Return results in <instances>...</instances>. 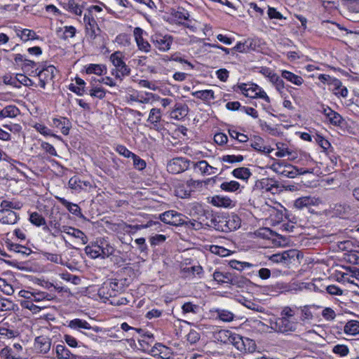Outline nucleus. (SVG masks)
<instances>
[{
  "label": "nucleus",
  "mask_w": 359,
  "mask_h": 359,
  "mask_svg": "<svg viewBox=\"0 0 359 359\" xmlns=\"http://www.w3.org/2000/svg\"><path fill=\"white\" fill-rule=\"evenodd\" d=\"M300 252L296 249L283 251L281 253L273 254L269 257V260L273 263L282 264L287 266L290 264L298 261Z\"/></svg>",
  "instance_id": "obj_1"
},
{
  "label": "nucleus",
  "mask_w": 359,
  "mask_h": 359,
  "mask_svg": "<svg viewBox=\"0 0 359 359\" xmlns=\"http://www.w3.org/2000/svg\"><path fill=\"white\" fill-rule=\"evenodd\" d=\"M297 319H287L285 318H278L275 322L273 329L283 334H290L296 332L298 327Z\"/></svg>",
  "instance_id": "obj_2"
},
{
  "label": "nucleus",
  "mask_w": 359,
  "mask_h": 359,
  "mask_svg": "<svg viewBox=\"0 0 359 359\" xmlns=\"http://www.w3.org/2000/svg\"><path fill=\"white\" fill-rule=\"evenodd\" d=\"M191 161L185 158H172L167 164V170L170 173L179 174L189 169Z\"/></svg>",
  "instance_id": "obj_3"
},
{
  "label": "nucleus",
  "mask_w": 359,
  "mask_h": 359,
  "mask_svg": "<svg viewBox=\"0 0 359 359\" xmlns=\"http://www.w3.org/2000/svg\"><path fill=\"white\" fill-rule=\"evenodd\" d=\"M86 34L90 40H94L97 36V31H100L97 22L93 15L86 13L83 17Z\"/></svg>",
  "instance_id": "obj_4"
},
{
  "label": "nucleus",
  "mask_w": 359,
  "mask_h": 359,
  "mask_svg": "<svg viewBox=\"0 0 359 359\" xmlns=\"http://www.w3.org/2000/svg\"><path fill=\"white\" fill-rule=\"evenodd\" d=\"M161 220L172 226H180L184 224L183 215L175 210H168L160 215Z\"/></svg>",
  "instance_id": "obj_5"
},
{
  "label": "nucleus",
  "mask_w": 359,
  "mask_h": 359,
  "mask_svg": "<svg viewBox=\"0 0 359 359\" xmlns=\"http://www.w3.org/2000/svg\"><path fill=\"white\" fill-rule=\"evenodd\" d=\"M172 37L170 35H161L156 34L151 36V41L154 46L159 50L165 52L170 48L172 43Z\"/></svg>",
  "instance_id": "obj_6"
},
{
  "label": "nucleus",
  "mask_w": 359,
  "mask_h": 359,
  "mask_svg": "<svg viewBox=\"0 0 359 359\" xmlns=\"http://www.w3.org/2000/svg\"><path fill=\"white\" fill-rule=\"evenodd\" d=\"M162 114L160 109L152 108L150 110L147 122L150 124L148 126L151 129L155 130L158 132L161 131L164 127L161 123Z\"/></svg>",
  "instance_id": "obj_7"
},
{
  "label": "nucleus",
  "mask_w": 359,
  "mask_h": 359,
  "mask_svg": "<svg viewBox=\"0 0 359 359\" xmlns=\"http://www.w3.org/2000/svg\"><path fill=\"white\" fill-rule=\"evenodd\" d=\"M57 232L65 233L78 239V243L81 245H86L88 241L86 235L81 230L74 227L64 225L60 228V230H58Z\"/></svg>",
  "instance_id": "obj_8"
},
{
  "label": "nucleus",
  "mask_w": 359,
  "mask_h": 359,
  "mask_svg": "<svg viewBox=\"0 0 359 359\" xmlns=\"http://www.w3.org/2000/svg\"><path fill=\"white\" fill-rule=\"evenodd\" d=\"M56 72L57 70L53 65H49L45 68H43L38 73L39 86L42 88H45L46 83L54 79Z\"/></svg>",
  "instance_id": "obj_9"
},
{
  "label": "nucleus",
  "mask_w": 359,
  "mask_h": 359,
  "mask_svg": "<svg viewBox=\"0 0 359 359\" xmlns=\"http://www.w3.org/2000/svg\"><path fill=\"white\" fill-rule=\"evenodd\" d=\"M143 29L140 27H135L133 30V35L138 49L144 53H149L151 50V45L143 39Z\"/></svg>",
  "instance_id": "obj_10"
},
{
  "label": "nucleus",
  "mask_w": 359,
  "mask_h": 359,
  "mask_svg": "<svg viewBox=\"0 0 359 359\" xmlns=\"http://www.w3.org/2000/svg\"><path fill=\"white\" fill-rule=\"evenodd\" d=\"M68 326L74 330L81 331V329L92 330L95 332H101L102 329L98 326L92 327L86 320L75 318L69 321Z\"/></svg>",
  "instance_id": "obj_11"
},
{
  "label": "nucleus",
  "mask_w": 359,
  "mask_h": 359,
  "mask_svg": "<svg viewBox=\"0 0 359 359\" xmlns=\"http://www.w3.org/2000/svg\"><path fill=\"white\" fill-rule=\"evenodd\" d=\"M51 341L46 336H39L34 341L35 349L41 353H46L50 349Z\"/></svg>",
  "instance_id": "obj_12"
},
{
  "label": "nucleus",
  "mask_w": 359,
  "mask_h": 359,
  "mask_svg": "<svg viewBox=\"0 0 359 359\" xmlns=\"http://www.w3.org/2000/svg\"><path fill=\"white\" fill-rule=\"evenodd\" d=\"M19 219V215L11 210H0V222L4 224H14Z\"/></svg>",
  "instance_id": "obj_13"
},
{
  "label": "nucleus",
  "mask_w": 359,
  "mask_h": 359,
  "mask_svg": "<svg viewBox=\"0 0 359 359\" xmlns=\"http://www.w3.org/2000/svg\"><path fill=\"white\" fill-rule=\"evenodd\" d=\"M322 112L328 119L329 122L334 126H340L344 121L342 116L329 107H323Z\"/></svg>",
  "instance_id": "obj_14"
},
{
  "label": "nucleus",
  "mask_w": 359,
  "mask_h": 359,
  "mask_svg": "<svg viewBox=\"0 0 359 359\" xmlns=\"http://www.w3.org/2000/svg\"><path fill=\"white\" fill-rule=\"evenodd\" d=\"M205 212L203 205L198 203H193L189 205V215L192 217H196L200 221L198 222V226L204 224L203 217Z\"/></svg>",
  "instance_id": "obj_15"
},
{
  "label": "nucleus",
  "mask_w": 359,
  "mask_h": 359,
  "mask_svg": "<svg viewBox=\"0 0 359 359\" xmlns=\"http://www.w3.org/2000/svg\"><path fill=\"white\" fill-rule=\"evenodd\" d=\"M151 354L154 357H159L163 359H169L171 355L170 349L160 343L156 344L151 350Z\"/></svg>",
  "instance_id": "obj_16"
},
{
  "label": "nucleus",
  "mask_w": 359,
  "mask_h": 359,
  "mask_svg": "<svg viewBox=\"0 0 359 359\" xmlns=\"http://www.w3.org/2000/svg\"><path fill=\"white\" fill-rule=\"evenodd\" d=\"M53 126L57 128H59L61 133L67 135L69 134V129L71 128V122L65 117L54 118L53 119Z\"/></svg>",
  "instance_id": "obj_17"
},
{
  "label": "nucleus",
  "mask_w": 359,
  "mask_h": 359,
  "mask_svg": "<svg viewBox=\"0 0 359 359\" xmlns=\"http://www.w3.org/2000/svg\"><path fill=\"white\" fill-rule=\"evenodd\" d=\"M192 163L194 168L195 170L198 169L203 175H213L216 172L217 168L210 165L205 160H201L196 163L192 162Z\"/></svg>",
  "instance_id": "obj_18"
},
{
  "label": "nucleus",
  "mask_w": 359,
  "mask_h": 359,
  "mask_svg": "<svg viewBox=\"0 0 359 359\" xmlns=\"http://www.w3.org/2000/svg\"><path fill=\"white\" fill-rule=\"evenodd\" d=\"M56 355L58 358L61 359H83L81 355L72 353L65 345L58 344L56 346Z\"/></svg>",
  "instance_id": "obj_19"
},
{
  "label": "nucleus",
  "mask_w": 359,
  "mask_h": 359,
  "mask_svg": "<svg viewBox=\"0 0 359 359\" xmlns=\"http://www.w3.org/2000/svg\"><path fill=\"white\" fill-rule=\"evenodd\" d=\"M126 279H110L108 280L111 290L114 292L115 297L122 293L126 289Z\"/></svg>",
  "instance_id": "obj_20"
},
{
  "label": "nucleus",
  "mask_w": 359,
  "mask_h": 359,
  "mask_svg": "<svg viewBox=\"0 0 359 359\" xmlns=\"http://www.w3.org/2000/svg\"><path fill=\"white\" fill-rule=\"evenodd\" d=\"M15 32L16 35L24 42L38 38L36 33L29 29L18 27L15 29Z\"/></svg>",
  "instance_id": "obj_21"
},
{
  "label": "nucleus",
  "mask_w": 359,
  "mask_h": 359,
  "mask_svg": "<svg viewBox=\"0 0 359 359\" xmlns=\"http://www.w3.org/2000/svg\"><path fill=\"white\" fill-rule=\"evenodd\" d=\"M56 198L58 200V201L64 205L72 214L77 216V217H82L81 210L80 207L75 203H72L71 202H69L67 200H66L64 198L61 197H56Z\"/></svg>",
  "instance_id": "obj_22"
},
{
  "label": "nucleus",
  "mask_w": 359,
  "mask_h": 359,
  "mask_svg": "<svg viewBox=\"0 0 359 359\" xmlns=\"http://www.w3.org/2000/svg\"><path fill=\"white\" fill-rule=\"evenodd\" d=\"M193 189L187 186L186 183H179L175 189V194L181 198H188L191 196Z\"/></svg>",
  "instance_id": "obj_23"
},
{
  "label": "nucleus",
  "mask_w": 359,
  "mask_h": 359,
  "mask_svg": "<svg viewBox=\"0 0 359 359\" xmlns=\"http://www.w3.org/2000/svg\"><path fill=\"white\" fill-rule=\"evenodd\" d=\"M251 283L250 280L240 274L233 273L231 280V285L238 288H247Z\"/></svg>",
  "instance_id": "obj_24"
},
{
  "label": "nucleus",
  "mask_w": 359,
  "mask_h": 359,
  "mask_svg": "<svg viewBox=\"0 0 359 359\" xmlns=\"http://www.w3.org/2000/svg\"><path fill=\"white\" fill-rule=\"evenodd\" d=\"M211 203L216 207L231 208L233 205V201L229 197L215 196L211 199Z\"/></svg>",
  "instance_id": "obj_25"
},
{
  "label": "nucleus",
  "mask_w": 359,
  "mask_h": 359,
  "mask_svg": "<svg viewBox=\"0 0 359 359\" xmlns=\"http://www.w3.org/2000/svg\"><path fill=\"white\" fill-rule=\"evenodd\" d=\"M251 147L255 150L264 154H269L273 150L269 147L264 146V140L260 137H255L254 140L251 142Z\"/></svg>",
  "instance_id": "obj_26"
},
{
  "label": "nucleus",
  "mask_w": 359,
  "mask_h": 359,
  "mask_svg": "<svg viewBox=\"0 0 359 359\" xmlns=\"http://www.w3.org/2000/svg\"><path fill=\"white\" fill-rule=\"evenodd\" d=\"M269 81L275 86L276 90L279 93L281 97L286 98L287 95L284 91L285 83L283 80L276 74H275L271 76Z\"/></svg>",
  "instance_id": "obj_27"
},
{
  "label": "nucleus",
  "mask_w": 359,
  "mask_h": 359,
  "mask_svg": "<svg viewBox=\"0 0 359 359\" xmlns=\"http://www.w3.org/2000/svg\"><path fill=\"white\" fill-rule=\"evenodd\" d=\"M318 199L311 196H304L297 198L294 201V206L298 209H302L309 205L317 204Z\"/></svg>",
  "instance_id": "obj_28"
},
{
  "label": "nucleus",
  "mask_w": 359,
  "mask_h": 359,
  "mask_svg": "<svg viewBox=\"0 0 359 359\" xmlns=\"http://www.w3.org/2000/svg\"><path fill=\"white\" fill-rule=\"evenodd\" d=\"M233 273L215 271L213 273V278L219 284L229 283Z\"/></svg>",
  "instance_id": "obj_29"
},
{
  "label": "nucleus",
  "mask_w": 359,
  "mask_h": 359,
  "mask_svg": "<svg viewBox=\"0 0 359 359\" xmlns=\"http://www.w3.org/2000/svg\"><path fill=\"white\" fill-rule=\"evenodd\" d=\"M281 76L296 86H301L304 82L302 77L287 70L281 72Z\"/></svg>",
  "instance_id": "obj_30"
},
{
  "label": "nucleus",
  "mask_w": 359,
  "mask_h": 359,
  "mask_svg": "<svg viewBox=\"0 0 359 359\" xmlns=\"http://www.w3.org/2000/svg\"><path fill=\"white\" fill-rule=\"evenodd\" d=\"M188 109L189 108L187 105L177 104L171 113L172 117L177 120H181L187 115Z\"/></svg>",
  "instance_id": "obj_31"
},
{
  "label": "nucleus",
  "mask_w": 359,
  "mask_h": 359,
  "mask_svg": "<svg viewBox=\"0 0 359 359\" xmlns=\"http://www.w3.org/2000/svg\"><path fill=\"white\" fill-rule=\"evenodd\" d=\"M6 244L7 248L9 250L13 251L17 253H21L24 255L27 256V255H30L32 252V250L30 248H27V247L23 246L20 244L13 243L12 242H6Z\"/></svg>",
  "instance_id": "obj_32"
},
{
  "label": "nucleus",
  "mask_w": 359,
  "mask_h": 359,
  "mask_svg": "<svg viewBox=\"0 0 359 359\" xmlns=\"http://www.w3.org/2000/svg\"><path fill=\"white\" fill-rule=\"evenodd\" d=\"M20 114V110L14 105H8L0 111V118H15Z\"/></svg>",
  "instance_id": "obj_33"
},
{
  "label": "nucleus",
  "mask_w": 359,
  "mask_h": 359,
  "mask_svg": "<svg viewBox=\"0 0 359 359\" xmlns=\"http://www.w3.org/2000/svg\"><path fill=\"white\" fill-rule=\"evenodd\" d=\"M172 21L177 25H184V20H188L189 13L185 11H177L172 13Z\"/></svg>",
  "instance_id": "obj_34"
},
{
  "label": "nucleus",
  "mask_w": 359,
  "mask_h": 359,
  "mask_svg": "<svg viewBox=\"0 0 359 359\" xmlns=\"http://www.w3.org/2000/svg\"><path fill=\"white\" fill-rule=\"evenodd\" d=\"M332 91L334 95L346 97L348 95V90L345 86H342L341 81L336 79L332 81Z\"/></svg>",
  "instance_id": "obj_35"
},
{
  "label": "nucleus",
  "mask_w": 359,
  "mask_h": 359,
  "mask_svg": "<svg viewBox=\"0 0 359 359\" xmlns=\"http://www.w3.org/2000/svg\"><path fill=\"white\" fill-rule=\"evenodd\" d=\"M344 332L349 335L359 334V321L353 320L348 321L344 327Z\"/></svg>",
  "instance_id": "obj_36"
},
{
  "label": "nucleus",
  "mask_w": 359,
  "mask_h": 359,
  "mask_svg": "<svg viewBox=\"0 0 359 359\" xmlns=\"http://www.w3.org/2000/svg\"><path fill=\"white\" fill-rule=\"evenodd\" d=\"M86 72L88 74H95L101 76L107 72V67L105 65L100 64H90L86 68Z\"/></svg>",
  "instance_id": "obj_37"
},
{
  "label": "nucleus",
  "mask_w": 359,
  "mask_h": 359,
  "mask_svg": "<svg viewBox=\"0 0 359 359\" xmlns=\"http://www.w3.org/2000/svg\"><path fill=\"white\" fill-rule=\"evenodd\" d=\"M231 174L234 177L243 180H248L252 175L250 169L245 167L234 169Z\"/></svg>",
  "instance_id": "obj_38"
},
{
  "label": "nucleus",
  "mask_w": 359,
  "mask_h": 359,
  "mask_svg": "<svg viewBox=\"0 0 359 359\" xmlns=\"http://www.w3.org/2000/svg\"><path fill=\"white\" fill-rule=\"evenodd\" d=\"M100 245L98 243H92L85 248V252L93 259L101 257Z\"/></svg>",
  "instance_id": "obj_39"
},
{
  "label": "nucleus",
  "mask_w": 359,
  "mask_h": 359,
  "mask_svg": "<svg viewBox=\"0 0 359 359\" xmlns=\"http://www.w3.org/2000/svg\"><path fill=\"white\" fill-rule=\"evenodd\" d=\"M108 281L104 282L98 290V295L102 299H109V297H115L114 292L111 290Z\"/></svg>",
  "instance_id": "obj_40"
},
{
  "label": "nucleus",
  "mask_w": 359,
  "mask_h": 359,
  "mask_svg": "<svg viewBox=\"0 0 359 359\" xmlns=\"http://www.w3.org/2000/svg\"><path fill=\"white\" fill-rule=\"evenodd\" d=\"M290 164H285L283 162H276L273 163L270 168L276 173L283 177H287L288 173L287 167Z\"/></svg>",
  "instance_id": "obj_41"
},
{
  "label": "nucleus",
  "mask_w": 359,
  "mask_h": 359,
  "mask_svg": "<svg viewBox=\"0 0 359 359\" xmlns=\"http://www.w3.org/2000/svg\"><path fill=\"white\" fill-rule=\"evenodd\" d=\"M243 339L244 338L241 335L231 332L229 344H232L238 350L243 351V349H245L243 346Z\"/></svg>",
  "instance_id": "obj_42"
},
{
  "label": "nucleus",
  "mask_w": 359,
  "mask_h": 359,
  "mask_svg": "<svg viewBox=\"0 0 359 359\" xmlns=\"http://www.w3.org/2000/svg\"><path fill=\"white\" fill-rule=\"evenodd\" d=\"M196 98L204 101H210L215 99L214 91L212 90H198L192 93Z\"/></svg>",
  "instance_id": "obj_43"
},
{
  "label": "nucleus",
  "mask_w": 359,
  "mask_h": 359,
  "mask_svg": "<svg viewBox=\"0 0 359 359\" xmlns=\"http://www.w3.org/2000/svg\"><path fill=\"white\" fill-rule=\"evenodd\" d=\"M217 318L223 322H231L234 319V314L230 311L225 309H217L215 311Z\"/></svg>",
  "instance_id": "obj_44"
},
{
  "label": "nucleus",
  "mask_w": 359,
  "mask_h": 359,
  "mask_svg": "<svg viewBox=\"0 0 359 359\" xmlns=\"http://www.w3.org/2000/svg\"><path fill=\"white\" fill-rule=\"evenodd\" d=\"M100 248L101 252V258L104 259L112 255L114 252V248L109 245L107 241H100Z\"/></svg>",
  "instance_id": "obj_45"
},
{
  "label": "nucleus",
  "mask_w": 359,
  "mask_h": 359,
  "mask_svg": "<svg viewBox=\"0 0 359 359\" xmlns=\"http://www.w3.org/2000/svg\"><path fill=\"white\" fill-rule=\"evenodd\" d=\"M241 187V184L234 180L230 182H224L221 184L220 188L222 190L226 192H235Z\"/></svg>",
  "instance_id": "obj_46"
},
{
  "label": "nucleus",
  "mask_w": 359,
  "mask_h": 359,
  "mask_svg": "<svg viewBox=\"0 0 359 359\" xmlns=\"http://www.w3.org/2000/svg\"><path fill=\"white\" fill-rule=\"evenodd\" d=\"M31 301L39 302L44 300L50 301L53 299V296L46 292H32Z\"/></svg>",
  "instance_id": "obj_47"
},
{
  "label": "nucleus",
  "mask_w": 359,
  "mask_h": 359,
  "mask_svg": "<svg viewBox=\"0 0 359 359\" xmlns=\"http://www.w3.org/2000/svg\"><path fill=\"white\" fill-rule=\"evenodd\" d=\"M29 219L32 224L36 226H41L46 224L45 218L37 212L30 213Z\"/></svg>",
  "instance_id": "obj_48"
},
{
  "label": "nucleus",
  "mask_w": 359,
  "mask_h": 359,
  "mask_svg": "<svg viewBox=\"0 0 359 359\" xmlns=\"http://www.w3.org/2000/svg\"><path fill=\"white\" fill-rule=\"evenodd\" d=\"M231 336V331L221 330L215 334V339L224 344H229Z\"/></svg>",
  "instance_id": "obj_49"
},
{
  "label": "nucleus",
  "mask_w": 359,
  "mask_h": 359,
  "mask_svg": "<svg viewBox=\"0 0 359 359\" xmlns=\"http://www.w3.org/2000/svg\"><path fill=\"white\" fill-rule=\"evenodd\" d=\"M296 307L285 306L282 309L279 318H285L287 319H296Z\"/></svg>",
  "instance_id": "obj_50"
},
{
  "label": "nucleus",
  "mask_w": 359,
  "mask_h": 359,
  "mask_svg": "<svg viewBox=\"0 0 359 359\" xmlns=\"http://www.w3.org/2000/svg\"><path fill=\"white\" fill-rule=\"evenodd\" d=\"M131 158L133 159V167L135 169L141 171L146 168V161L142 159L139 156L134 154Z\"/></svg>",
  "instance_id": "obj_51"
},
{
  "label": "nucleus",
  "mask_w": 359,
  "mask_h": 359,
  "mask_svg": "<svg viewBox=\"0 0 359 359\" xmlns=\"http://www.w3.org/2000/svg\"><path fill=\"white\" fill-rule=\"evenodd\" d=\"M70 189L75 191H80L83 189L82 181L78 176H74L70 178L68 182Z\"/></svg>",
  "instance_id": "obj_52"
},
{
  "label": "nucleus",
  "mask_w": 359,
  "mask_h": 359,
  "mask_svg": "<svg viewBox=\"0 0 359 359\" xmlns=\"http://www.w3.org/2000/svg\"><path fill=\"white\" fill-rule=\"evenodd\" d=\"M243 305L248 309L257 312L264 313L265 311V309L263 306H262L259 303L252 302L250 300H245Z\"/></svg>",
  "instance_id": "obj_53"
},
{
  "label": "nucleus",
  "mask_w": 359,
  "mask_h": 359,
  "mask_svg": "<svg viewBox=\"0 0 359 359\" xmlns=\"http://www.w3.org/2000/svg\"><path fill=\"white\" fill-rule=\"evenodd\" d=\"M0 206H1V209H4V210H10V209L19 210L22 208V203L20 202L14 203V202L4 200L1 202Z\"/></svg>",
  "instance_id": "obj_54"
},
{
  "label": "nucleus",
  "mask_w": 359,
  "mask_h": 359,
  "mask_svg": "<svg viewBox=\"0 0 359 359\" xmlns=\"http://www.w3.org/2000/svg\"><path fill=\"white\" fill-rule=\"evenodd\" d=\"M315 142L323 149L324 151H327L331 146L330 143L325 140L323 136L316 134L313 136Z\"/></svg>",
  "instance_id": "obj_55"
},
{
  "label": "nucleus",
  "mask_w": 359,
  "mask_h": 359,
  "mask_svg": "<svg viewBox=\"0 0 359 359\" xmlns=\"http://www.w3.org/2000/svg\"><path fill=\"white\" fill-rule=\"evenodd\" d=\"M122 54L120 51H116L110 55V60L115 68L125 63L122 60Z\"/></svg>",
  "instance_id": "obj_56"
},
{
  "label": "nucleus",
  "mask_w": 359,
  "mask_h": 359,
  "mask_svg": "<svg viewBox=\"0 0 359 359\" xmlns=\"http://www.w3.org/2000/svg\"><path fill=\"white\" fill-rule=\"evenodd\" d=\"M332 352L341 357L346 356L349 353V349L347 346L344 344L335 345L332 348Z\"/></svg>",
  "instance_id": "obj_57"
},
{
  "label": "nucleus",
  "mask_w": 359,
  "mask_h": 359,
  "mask_svg": "<svg viewBox=\"0 0 359 359\" xmlns=\"http://www.w3.org/2000/svg\"><path fill=\"white\" fill-rule=\"evenodd\" d=\"M244 159L242 155H224L221 158V161L223 162H227L229 163H240Z\"/></svg>",
  "instance_id": "obj_58"
},
{
  "label": "nucleus",
  "mask_w": 359,
  "mask_h": 359,
  "mask_svg": "<svg viewBox=\"0 0 359 359\" xmlns=\"http://www.w3.org/2000/svg\"><path fill=\"white\" fill-rule=\"evenodd\" d=\"M67 7L69 11L77 15H81L82 9L75 0H69L67 3Z\"/></svg>",
  "instance_id": "obj_59"
},
{
  "label": "nucleus",
  "mask_w": 359,
  "mask_h": 359,
  "mask_svg": "<svg viewBox=\"0 0 359 359\" xmlns=\"http://www.w3.org/2000/svg\"><path fill=\"white\" fill-rule=\"evenodd\" d=\"M338 246H339V249H341V250H345V251H348V252L355 251V246L353 244V241H350V240H346V241L340 242L338 244Z\"/></svg>",
  "instance_id": "obj_60"
},
{
  "label": "nucleus",
  "mask_w": 359,
  "mask_h": 359,
  "mask_svg": "<svg viewBox=\"0 0 359 359\" xmlns=\"http://www.w3.org/2000/svg\"><path fill=\"white\" fill-rule=\"evenodd\" d=\"M89 94L91 97L102 99L105 97L106 91L103 88L95 87L90 90Z\"/></svg>",
  "instance_id": "obj_61"
},
{
  "label": "nucleus",
  "mask_w": 359,
  "mask_h": 359,
  "mask_svg": "<svg viewBox=\"0 0 359 359\" xmlns=\"http://www.w3.org/2000/svg\"><path fill=\"white\" fill-rule=\"evenodd\" d=\"M182 309L184 313H196L199 309V306L196 304H194L191 302H186L182 306Z\"/></svg>",
  "instance_id": "obj_62"
},
{
  "label": "nucleus",
  "mask_w": 359,
  "mask_h": 359,
  "mask_svg": "<svg viewBox=\"0 0 359 359\" xmlns=\"http://www.w3.org/2000/svg\"><path fill=\"white\" fill-rule=\"evenodd\" d=\"M41 254L44 259L52 262L59 264L62 261V257L57 254L50 253L47 252H43Z\"/></svg>",
  "instance_id": "obj_63"
},
{
  "label": "nucleus",
  "mask_w": 359,
  "mask_h": 359,
  "mask_svg": "<svg viewBox=\"0 0 359 359\" xmlns=\"http://www.w3.org/2000/svg\"><path fill=\"white\" fill-rule=\"evenodd\" d=\"M165 240V236L162 234H156L150 237L149 242L151 246H156L164 243Z\"/></svg>",
  "instance_id": "obj_64"
}]
</instances>
